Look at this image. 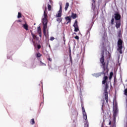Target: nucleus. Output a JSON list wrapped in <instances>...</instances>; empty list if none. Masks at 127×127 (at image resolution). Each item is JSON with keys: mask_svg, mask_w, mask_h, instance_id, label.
I'll return each instance as SVG.
<instances>
[{"mask_svg": "<svg viewBox=\"0 0 127 127\" xmlns=\"http://www.w3.org/2000/svg\"><path fill=\"white\" fill-rule=\"evenodd\" d=\"M118 113H119V110H118V107L117 106L114 108V113L113 117L115 120L117 118V115H118Z\"/></svg>", "mask_w": 127, "mask_h": 127, "instance_id": "nucleus-6", "label": "nucleus"}, {"mask_svg": "<svg viewBox=\"0 0 127 127\" xmlns=\"http://www.w3.org/2000/svg\"><path fill=\"white\" fill-rule=\"evenodd\" d=\"M40 64H41V66H46V64H45L42 63V61H40Z\"/></svg>", "mask_w": 127, "mask_h": 127, "instance_id": "nucleus-28", "label": "nucleus"}, {"mask_svg": "<svg viewBox=\"0 0 127 127\" xmlns=\"http://www.w3.org/2000/svg\"><path fill=\"white\" fill-rule=\"evenodd\" d=\"M69 58L71 61H72V56L71 55V54H69Z\"/></svg>", "mask_w": 127, "mask_h": 127, "instance_id": "nucleus-35", "label": "nucleus"}, {"mask_svg": "<svg viewBox=\"0 0 127 127\" xmlns=\"http://www.w3.org/2000/svg\"><path fill=\"white\" fill-rule=\"evenodd\" d=\"M47 7H45V9L44 11L43 18L42 19V22L43 23V33L45 36H46V29H47V23H48V15L46 13Z\"/></svg>", "mask_w": 127, "mask_h": 127, "instance_id": "nucleus-2", "label": "nucleus"}, {"mask_svg": "<svg viewBox=\"0 0 127 127\" xmlns=\"http://www.w3.org/2000/svg\"><path fill=\"white\" fill-rule=\"evenodd\" d=\"M75 39H77V40H79V36H76L75 37H74Z\"/></svg>", "mask_w": 127, "mask_h": 127, "instance_id": "nucleus-34", "label": "nucleus"}, {"mask_svg": "<svg viewBox=\"0 0 127 127\" xmlns=\"http://www.w3.org/2000/svg\"><path fill=\"white\" fill-rule=\"evenodd\" d=\"M48 60H49V61H50L51 62L52 61V59L50 58H49L48 59Z\"/></svg>", "mask_w": 127, "mask_h": 127, "instance_id": "nucleus-36", "label": "nucleus"}, {"mask_svg": "<svg viewBox=\"0 0 127 127\" xmlns=\"http://www.w3.org/2000/svg\"><path fill=\"white\" fill-rule=\"evenodd\" d=\"M73 27H78V21L76 20L74 22V24L73 25Z\"/></svg>", "mask_w": 127, "mask_h": 127, "instance_id": "nucleus-14", "label": "nucleus"}, {"mask_svg": "<svg viewBox=\"0 0 127 127\" xmlns=\"http://www.w3.org/2000/svg\"><path fill=\"white\" fill-rule=\"evenodd\" d=\"M108 88H109V84H108V83H106L105 84V86L104 87V92L103 94L105 96V99L107 104H108V97L109 96V93L108 92Z\"/></svg>", "mask_w": 127, "mask_h": 127, "instance_id": "nucleus-3", "label": "nucleus"}, {"mask_svg": "<svg viewBox=\"0 0 127 127\" xmlns=\"http://www.w3.org/2000/svg\"><path fill=\"white\" fill-rule=\"evenodd\" d=\"M30 123V124H31V125H34L35 124V121H34V119H31Z\"/></svg>", "mask_w": 127, "mask_h": 127, "instance_id": "nucleus-21", "label": "nucleus"}, {"mask_svg": "<svg viewBox=\"0 0 127 127\" xmlns=\"http://www.w3.org/2000/svg\"><path fill=\"white\" fill-rule=\"evenodd\" d=\"M114 21H115V19L112 18L111 20V24L112 25H113V24H114Z\"/></svg>", "mask_w": 127, "mask_h": 127, "instance_id": "nucleus-31", "label": "nucleus"}, {"mask_svg": "<svg viewBox=\"0 0 127 127\" xmlns=\"http://www.w3.org/2000/svg\"><path fill=\"white\" fill-rule=\"evenodd\" d=\"M81 108L82 109L83 115L87 114L86 113V111L85 110V107H84V104H81Z\"/></svg>", "mask_w": 127, "mask_h": 127, "instance_id": "nucleus-11", "label": "nucleus"}, {"mask_svg": "<svg viewBox=\"0 0 127 127\" xmlns=\"http://www.w3.org/2000/svg\"><path fill=\"white\" fill-rule=\"evenodd\" d=\"M105 50L106 51H107V49H105Z\"/></svg>", "mask_w": 127, "mask_h": 127, "instance_id": "nucleus-43", "label": "nucleus"}, {"mask_svg": "<svg viewBox=\"0 0 127 127\" xmlns=\"http://www.w3.org/2000/svg\"><path fill=\"white\" fill-rule=\"evenodd\" d=\"M65 19L66 20V21H67L66 24H68V23H70V22H71V17H70V16L65 17Z\"/></svg>", "mask_w": 127, "mask_h": 127, "instance_id": "nucleus-10", "label": "nucleus"}, {"mask_svg": "<svg viewBox=\"0 0 127 127\" xmlns=\"http://www.w3.org/2000/svg\"><path fill=\"white\" fill-rule=\"evenodd\" d=\"M84 127H89V122L88 121H85Z\"/></svg>", "mask_w": 127, "mask_h": 127, "instance_id": "nucleus-20", "label": "nucleus"}, {"mask_svg": "<svg viewBox=\"0 0 127 127\" xmlns=\"http://www.w3.org/2000/svg\"><path fill=\"white\" fill-rule=\"evenodd\" d=\"M108 76L104 75L103 77V80L102 81L103 85H105V84H107L108 83Z\"/></svg>", "mask_w": 127, "mask_h": 127, "instance_id": "nucleus-8", "label": "nucleus"}, {"mask_svg": "<svg viewBox=\"0 0 127 127\" xmlns=\"http://www.w3.org/2000/svg\"><path fill=\"white\" fill-rule=\"evenodd\" d=\"M62 19H63V18H61V17H60V18H58L57 19V21H58V22H61L62 21Z\"/></svg>", "mask_w": 127, "mask_h": 127, "instance_id": "nucleus-18", "label": "nucleus"}, {"mask_svg": "<svg viewBox=\"0 0 127 127\" xmlns=\"http://www.w3.org/2000/svg\"><path fill=\"white\" fill-rule=\"evenodd\" d=\"M31 35L33 38V39H35L36 38V35H34L33 33H31Z\"/></svg>", "mask_w": 127, "mask_h": 127, "instance_id": "nucleus-25", "label": "nucleus"}, {"mask_svg": "<svg viewBox=\"0 0 127 127\" xmlns=\"http://www.w3.org/2000/svg\"><path fill=\"white\" fill-rule=\"evenodd\" d=\"M121 15L119 13H115V20H117V21H119L121 20Z\"/></svg>", "mask_w": 127, "mask_h": 127, "instance_id": "nucleus-7", "label": "nucleus"}, {"mask_svg": "<svg viewBox=\"0 0 127 127\" xmlns=\"http://www.w3.org/2000/svg\"><path fill=\"white\" fill-rule=\"evenodd\" d=\"M118 51H119L120 54H123V51L122 50L123 49V40L121 38H119L118 40Z\"/></svg>", "mask_w": 127, "mask_h": 127, "instance_id": "nucleus-4", "label": "nucleus"}, {"mask_svg": "<svg viewBox=\"0 0 127 127\" xmlns=\"http://www.w3.org/2000/svg\"><path fill=\"white\" fill-rule=\"evenodd\" d=\"M93 1V2H95V0H92Z\"/></svg>", "mask_w": 127, "mask_h": 127, "instance_id": "nucleus-42", "label": "nucleus"}, {"mask_svg": "<svg viewBox=\"0 0 127 127\" xmlns=\"http://www.w3.org/2000/svg\"><path fill=\"white\" fill-rule=\"evenodd\" d=\"M37 29H38V33L41 32V28L40 27V26L38 27Z\"/></svg>", "mask_w": 127, "mask_h": 127, "instance_id": "nucleus-26", "label": "nucleus"}, {"mask_svg": "<svg viewBox=\"0 0 127 127\" xmlns=\"http://www.w3.org/2000/svg\"><path fill=\"white\" fill-rule=\"evenodd\" d=\"M50 2H51V0H50Z\"/></svg>", "mask_w": 127, "mask_h": 127, "instance_id": "nucleus-44", "label": "nucleus"}, {"mask_svg": "<svg viewBox=\"0 0 127 127\" xmlns=\"http://www.w3.org/2000/svg\"><path fill=\"white\" fill-rule=\"evenodd\" d=\"M102 45L104 46V43H103V44H102Z\"/></svg>", "mask_w": 127, "mask_h": 127, "instance_id": "nucleus-41", "label": "nucleus"}, {"mask_svg": "<svg viewBox=\"0 0 127 127\" xmlns=\"http://www.w3.org/2000/svg\"><path fill=\"white\" fill-rule=\"evenodd\" d=\"M116 82H117V77L114 76V85H116Z\"/></svg>", "mask_w": 127, "mask_h": 127, "instance_id": "nucleus-29", "label": "nucleus"}, {"mask_svg": "<svg viewBox=\"0 0 127 127\" xmlns=\"http://www.w3.org/2000/svg\"><path fill=\"white\" fill-rule=\"evenodd\" d=\"M51 8H52L51 5L49 4V3H48V10H49V11L51 10Z\"/></svg>", "mask_w": 127, "mask_h": 127, "instance_id": "nucleus-23", "label": "nucleus"}, {"mask_svg": "<svg viewBox=\"0 0 127 127\" xmlns=\"http://www.w3.org/2000/svg\"><path fill=\"white\" fill-rule=\"evenodd\" d=\"M42 56V55L40 53H38L36 54V57H37V58H40V57H41Z\"/></svg>", "mask_w": 127, "mask_h": 127, "instance_id": "nucleus-19", "label": "nucleus"}, {"mask_svg": "<svg viewBox=\"0 0 127 127\" xmlns=\"http://www.w3.org/2000/svg\"><path fill=\"white\" fill-rule=\"evenodd\" d=\"M17 17L20 18L21 17V13L18 12Z\"/></svg>", "mask_w": 127, "mask_h": 127, "instance_id": "nucleus-27", "label": "nucleus"}, {"mask_svg": "<svg viewBox=\"0 0 127 127\" xmlns=\"http://www.w3.org/2000/svg\"><path fill=\"white\" fill-rule=\"evenodd\" d=\"M109 125L110 126H111L112 125V121H110L109 123Z\"/></svg>", "mask_w": 127, "mask_h": 127, "instance_id": "nucleus-39", "label": "nucleus"}, {"mask_svg": "<svg viewBox=\"0 0 127 127\" xmlns=\"http://www.w3.org/2000/svg\"><path fill=\"white\" fill-rule=\"evenodd\" d=\"M116 28H120L121 27V20L116 22Z\"/></svg>", "mask_w": 127, "mask_h": 127, "instance_id": "nucleus-9", "label": "nucleus"}, {"mask_svg": "<svg viewBox=\"0 0 127 127\" xmlns=\"http://www.w3.org/2000/svg\"><path fill=\"white\" fill-rule=\"evenodd\" d=\"M38 33L39 34V36H40V37H42V32H39Z\"/></svg>", "mask_w": 127, "mask_h": 127, "instance_id": "nucleus-32", "label": "nucleus"}, {"mask_svg": "<svg viewBox=\"0 0 127 127\" xmlns=\"http://www.w3.org/2000/svg\"><path fill=\"white\" fill-rule=\"evenodd\" d=\"M71 17L73 18V19H75L76 17H77V14L72 13H71Z\"/></svg>", "mask_w": 127, "mask_h": 127, "instance_id": "nucleus-13", "label": "nucleus"}, {"mask_svg": "<svg viewBox=\"0 0 127 127\" xmlns=\"http://www.w3.org/2000/svg\"><path fill=\"white\" fill-rule=\"evenodd\" d=\"M32 41H33V42H33V40H32Z\"/></svg>", "mask_w": 127, "mask_h": 127, "instance_id": "nucleus-45", "label": "nucleus"}, {"mask_svg": "<svg viewBox=\"0 0 127 127\" xmlns=\"http://www.w3.org/2000/svg\"><path fill=\"white\" fill-rule=\"evenodd\" d=\"M75 32H78L79 31V27H74Z\"/></svg>", "mask_w": 127, "mask_h": 127, "instance_id": "nucleus-22", "label": "nucleus"}, {"mask_svg": "<svg viewBox=\"0 0 127 127\" xmlns=\"http://www.w3.org/2000/svg\"><path fill=\"white\" fill-rule=\"evenodd\" d=\"M121 32H121V30H120V31L118 32V37L119 38H121Z\"/></svg>", "mask_w": 127, "mask_h": 127, "instance_id": "nucleus-24", "label": "nucleus"}, {"mask_svg": "<svg viewBox=\"0 0 127 127\" xmlns=\"http://www.w3.org/2000/svg\"><path fill=\"white\" fill-rule=\"evenodd\" d=\"M113 75H114V73L113 72L110 73L109 80H110V81L112 80V78H113Z\"/></svg>", "mask_w": 127, "mask_h": 127, "instance_id": "nucleus-15", "label": "nucleus"}, {"mask_svg": "<svg viewBox=\"0 0 127 127\" xmlns=\"http://www.w3.org/2000/svg\"><path fill=\"white\" fill-rule=\"evenodd\" d=\"M62 16V3L60 4V10L56 14V17H61Z\"/></svg>", "mask_w": 127, "mask_h": 127, "instance_id": "nucleus-5", "label": "nucleus"}, {"mask_svg": "<svg viewBox=\"0 0 127 127\" xmlns=\"http://www.w3.org/2000/svg\"><path fill=\"white\" fill-rule=\"evenodd\" d=\"M40 48H41V46H40V45H38V49H40Z\"/></svg>", "mask_w": 127, "mask_h": 127, "instance_id": "nucleus-37", "label": "nucleus"}, {"mask_svg": "<svg viewBox=\"0 0 127 127\" xmlns=\"http://www.w3.org/2000/svg\"><path fill=\"white\" fill-rule=\"evenodd\" d=\"M69 54H71V49H69V50L68 51Z\"/></svg>", "mask_w": 127, "mask_h": 127, "instance_id": "nucleus-40", "label": "nucleus"}, {"mask_svg": "<svg viewBox=\"0 0 127 127\" xmlns=\"http://www.w3.org/2000/svg\"><path fill=\"white\" fill-rule=\"evenodd\" d=\"M55 38H54V37H51L50 39V40H51V41H53V40H54Z\"/></svg>", "mask_w": 127, "mask_h": 127, "instance_id": "nucleus-33", "label": "nucleus"}, {"mask_svg": "<svg viewBox=\"0 0 127 127\" xmlns=\"http://www.w3.org/2000/svg\"><path fill=\"white\" fill-rule=\"evenodd\" d=\"M23 26L24 29H25L26 30H28V25H27V24H24L23 25Z\"/></svg>", "mask_w": 127, "mask_h": 127, "instance_id": "nucleus-12", "label": "nucleus"}, {"mask_svg": "<svg viewBox=\"0 0 127 127\" xmlns=\"http://www.w3.org/2000/svg\"><path fill=\"white\" fill-rule=\"evenodd\" d=\"M124 95H125V96H127V88L124 90Z\"/></svg>", "mask_w": 127, "mask_h": 127, "instance_id": "nucleus-30", "label": "nucleus"}, {"mask_svg": "<svg viewBox=\"0 0 127 127\" xmlns=\"http://www.w3.org/2000/svg\"><path fill=\"white\" fill-rule=\"evenodd\" d=\"M101 102H102L103 105H104V104H105V100H101Z\"/></svg>", "mask_w": 127, "mask_h": 127, "instance_id": "nucleus-38", "label": "nucleus"}, {"mask_svg": "<svg viewBox=\"0 0 127 127\" xmlns=\"http://www.w3.org/2000/svg\"><path fill=\"white\" fill-rule=\"evenodd\" d=\"M104 53L105 52L104 50H102L101 54V57L100 59V63L102 64L103 66V71L101 72L95 73L94 77H96V78H99V77H100L102 75L106 76V75L109 73V62H108L106 64V63H105Z\"/></svg>", "mask_w": 127, "mask_h": 127, "instance_id": "nucleus-1", "label": "nucleus"}, {"mask_svg": "<svg viewBox=\"0 0 127 127\" xmlns=\"http://www.w3.org/2000/svg\"><path fill=\"white\" fill-rule=\"evenodd\" d=\"M83 119L85 120V122H88V119L87 118V114H83Z\"/></svg>", "mask_w": 127, "mask_h": 127, "instance_id": "nucleus-16", "label": "nucleus"}, {"mask_svg": "<svg viewBox=\"0 0 127 127\" xmlns=\"http://www.w3.org/2000/svg\"><path fill=\"white\" fill-rule=\"evenodd\" d=\"M69 7V3L68 2H66L65 4V6L64 8L65 10H67V9H68V8Z\"/></svg>", "mask_w": 127, "mask_h": 127, "instance_id": "nucleus-17", "label": "nucleus"}]
</instances>
